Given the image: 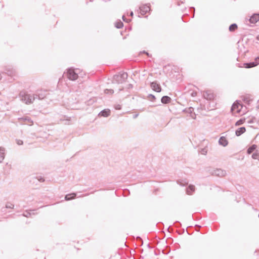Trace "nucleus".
Wrapping results in <instances>:
<instances>
[{
  "instance_id": "nucleus-1",
  "label": "nucleus",
  "mask_w": 259,
  "mask_h": 259,
  "mask_svg": "<svg viewBox=\"0 0 259 259\" xmlns=\"http://www.w3.org/2000/svg\"><path fill=\"white\" fill-rule=\"evenodd\" d=\"M21 100L26 104H30L35 99L34 94H29L27 92H21L20 94Z\"/></svg>"
},
{
  "instance_id": "nucleus-2",
  "label": "nucleus",
  "mask_w": 259,
  "mask_h": 259,
  "mask_svg": "<svg viewBox=\"0 0 259 259\" xmlns=\"http://www.w3.org/2000/svg\"><path fill=\"white\" fill-rule=\"evenodd\" d=\"M127 78V74L125 72H120L114 76L113 83L120 84L123 83Z\"/></svg>"
},
{
  "instance_id": "nucleus-3",
  "label": "nucleus",
  "mask_w": 259,
  "mask_h": 259,
  "mask_svg": "<svg viewBox=\"0 0 259 259\" xmlns=\"http://www.w3.org/2000/svg\"><path fill=\"white\" fill-rule=\"evenodd\" d=\"M79 70L78 69H74L69 68L66 73L67 77L71 80H75L78 77V72Z\"/></svg>"
},
{
  "instance_id": "nucleus-4",
  "label": "nucleus",
  "mask_w": 259,
  "mask_h": 259,
  "mask_svg": "<svg viewBox=\"0 0 259 259\" xmlns=\"http://www.w3.org/2000/svg\"><path fill=\"white\" fill-rule=\"evenodd\" d=\"M242 108V105L238 102H236L233 104L231 108V111L234 113V114L238 113L240 114H244V112H241Z\"/></svg>"
},
{
  "instance_id": "nucleus-5",
  "label": "nucleus",
  "mask_w": 259,
  "mask_h": 259,
  "mask_svg": "<svg viewBox=\"0 0 259 259\" xmlns=\"http://www.w3.org/2000/svg\"><path fill=\"white\" fill-rule=\"evenodd\" d=\"M259 57L255 58V61L250 63L243 64V67L246 68H250L257 66L258 64Z\"/></svg>"
},
{
  "instance_id": "nucleus-6",
  "label": "nucleus",
  "mask_w": 259,
  "mask_h": 259,
  "mask_svg": "<svg viewBox=\"0 0 259 259\" xmlns=\"http://www.w3.org/2000/svg\"><path fill=\"white\" fill-rule=\"evenodd\" d=\"M226 174V171L222 169H215L212 171V175L220 177H224Z\"/></svg>"
},
{
  "instance_id": "nucleus-7",
  "label": "nucleus",
  "mask_w": 259,
  "mask_h": 259,
  "mask_svg": "<svg viewBox=\"0 0 259 259\" xmlns=\"http://www.w3.org/2000/svg\"><path fill=\"white\" fill-rule=\"evenodd\" d=\"M140 13L141 15H144L148 12L150 11V6L147 5H142L140 7Z\"/></svg>"
},
{
  "instance_id": "nucleus-8",
  "label": "nucleus",
  "mask_w": 259,
  "mask_h": 259,
  "mask_svg": "<svg viewBox=\"0 0 259 259\" xmlns=\"http://www.w3.org/2000/svg\"><path fill=\"white\" fill-rule=\"evenodd\" d=\"M35 99L38 98L39 100L43 99L46 96V92L42 90H39L34 94Z\"/></svg>"
},
{
  "instance_id": "nucleus-9",
  "label": "nucleus",
  "mask_w": 259,
  "mask_h": 259,
  "mask_svg": "<svg viewBox=\"0 0 259 259\" xmlns=\"http://www.w3.org/2000/svg\"><path fill=\"white\" fill-rule=\"evenodd\" d=\"M151 88L153 90L157 92H160L161 90L160 85L156 81H154L151 83Z\"/></svg>"
},
{
  "instance_id": "nucleus-10",
  "label": "nucleus",
  "mask_w": 259,
  "mask_h": 259,
  "mask_svg": "<svg viewBox=\"0 0 259 259\" xmlns=\"http://www.w3.org/2000/svg\"><path fill=\"white\" fill-rule=\"evenodd\" d=\"M249 22L251 24H255L259 21V14H253L249 19Z\"/></svg>"
},
{
  "instance_id": "nucleus-11",
  "label": "nucleus",
  "mask_w": 259,
  "mask_h": 259,
  "mask_svg": "<svg viewBox=\"0 0 259 259\" xmlns=\"http://www.w3.org/2000/svg\"><path fill=\"white\" fill-rule=\"evenodd\" d=\"M218 142H219V145H220L223 147H226L228 145V140L224 136L221 137L220 138Z\"/></svg>"
},
{
  "instance_id": "nucleus-12",
  "label": "nucleus",
  "mask_w": 259,
  "mask_h": 259,
  "mask_svg": "<svg viewBox=\"0 0 259 259\" xmlns=\"http://www.w3.org/2000/svg\"><path fill=\"white\" fill-rule=\"evenodd\" d=\"M110 110L109 109H104L103 110H102V111H101L99 114V116H103V117H108L110 115Z\"/></svg>"
},
{
  "instance_id": "nucleus-13",
  "label": "nucleus",
  "mask_w": 259,
  "mask_h": 259,
  "mask_svg": "<svg viewBox=\"0 0 259 259\" xmlns=\"http://www.w3.org/2000/svg\"><path fill=\"white\" fill-rule=\"evenodd\" d=\"M246 131V128L245 127H241L238 128L235 132V135L236 136H240L243 133H244Z\"/></svg>"
},
{
  "instance_id": "nucleus-14",
  "label": "nucleus",
  "mask_w": 259,
  "mask_h": 259,
  "mask_svg": "<svg viewBox=\"0 0 259 259\" xmlns=\"http://www.w3.org/2000/svg\"><path fill=\"white\" fill-rule=\"evenodd\" d=\"M203 97L207 100H211L213 98V95L210 92L207 91L203 94Z\"/></svg>"
},
{
  "instance_id": "nucleus-15",
  "label": "nucleus",
  "mask_w": 259,
  "mask_h": 259,
  "mask_svg": "<svg viewBox=\"0 0 259 259\" xmlns=\"http://www.w3.org/2000/svg\"><path fill=\"white\" fill-rule=\"evenodd\" d=\"M5 149L4 147H0V163H1L5 158Z\"/></svg>"
},
{
  "instance_id": "nucleus-16",
  "label": "nucleus",
  "mask_w": 259,
  "mask_h": 259,
  "mask_svg": "<svg viewBox=\"0 0 259 259\" xmlns=\"http://www.w3.org/2000/svg\"><path fill=\"white\" fill-rule=\"evenodd\" d=\"M256 148H257V145L255 144H253L248 148V149L247 150V153L248 154H250L252 153L253 151H254Z\"/></svg>"
},
{
  "instance_id": "nucleus-17",
  "label": "nucleus",
  "mask_w": 259,
  "mask_h": 259,
  "mask_svg": "<svg viewBox=\"0 0 259 259\" xmlns=\"http://www.w3.org/2000/svg\"><path fill=\"white\" fill-rule=\"evenodd\" d=\"M195 191V186L192 185H190L189 186L188 188L187 189V193L188 195H192L193 192Z\"/></svg>"
},
{
  "instance_id": "nucleus-18",
  "label": "nucleus",
  "mask_w": 259,
  "mask_h": 259,
  "mask_svg": "<svg viewBox=\"0 0 259 259\" xmlns=\"http://www.w3.org/2000/svg\"><path fill=\"white\" fill-rule=\"evenodd\" d=\"M171 99L168 96H163L161 98V102L163 104H167L170 102Z\"/></svg>"
},
{
  "instance_id": "nucleus-19",
  "label": "nucleus",
  "mask_w": 259,
  "mask_h": 259,
  "mask_svg": "<svg viewBox=\"0 0 259 259\" xmlns=\"http://www.w3.org/2000/svg\"><path fill=\"white\" fill-rule=\"evenodd\" d=\"M194 111V109L192 107H190L187 110V112L189 113L190 114V116L193 118V119H195L196 118V115L194 114V113H193V112Z\"/></svg>"
},
{
  "instance_id": "nucleus-20",
  "label": "nucleus",
  "mask_w": 259,
  "mask_h": 259,
  "mask_svg": "<svg viewBox=\"0 0 259 259\" xmlns=\"http://www.w3.org/2000/svg\"><path fill=\"white\" fill-rule=\"evenodd\" d=\"M251 157L253 159L257 160L259 161V150H255V151L253 153Z\"/></svg>"
},
{
  "instance_id": "nucleus-21",
  "label": "nucleus",
  "mask_w": 259,
  "mask_h": 259,
  "mask_svg": "<svg viewBox=\"0 0 259 259\" xmlns=\"http://www.w3.org/2000/svg\"><path fill=\"white\" fill-rule=\"evenodd\" d=\"M75 196H76L75 193H71V194H67L65 196V199L66 200H71V199L74 198Z\"/></svg>"
},
{
  "instance_id": "nucleus-22",
  "label": "nucleus",
  "mask_w": 259,
  "mask_h": 259,
  "mask_svg": "<svg viewBox=\"0 0 259 259\" xmlns=\"http://www.w3.org/2000/svg\"><path fill=\"white\" fill-rule=\"evenodd\" d=\"M19 119L20 120L27 121V122H28V123H30V125H31L33 123V122L31 120V119L28 117H22L21 118H19Z\"/></svg>"
},
{
  "instance_id": "nucleus-23",
  "label": "nucleus",
  "mask_w": 259,
  "mask_h": 259,
  "mask_svg": "<svg viewBox=\"0 0 259 259\" xmlns=\"http://www.w3.org/2000/svg\"><path fill=\"white\" fill-rule=\"evenodd\" d=\"M245 121V118H241L236 122L235 126H239L243 124Z\"/></svg>"
},
{
  "instance_id": "nucleus-24",
  "label": "nucleus",
  "mask_w": 259,
  "mask_h": 259,
  "mask_svg": "<svg viewBox=\"0 0 259 259\" xmlns=\"http://www.w3.org/2000/svg\"><path fill=\"white\" fill-rule=\"evenodd\" d=\"M237 27V26L236 24H231L229 27V30L231 31L235 30Z\"/></svg>"
},
{
  "instance_id": "nucleus-25",
  "label": "nucleus",
  "mask_w": 259,
  "mask_h": 259,
  "mask_svg": "<svg viewBox=\"0 0 259 259\" xmlns=\"http://www.w3.org/2000/svg\"><path fill=\"white\" fill-rule=\"evenodd\" d=\"M115 26L117 28H121L123 26V23L121 21L117 22L115 24Z\"/></svg>"
},
{
  "instance_id": "nucleus-26",
  "label": "nucleus",
  "mask_w": 259,
  "mask_h": 259,
  "mask_svg": "<svg viewBox=\"0 0 259 259\" xmlns=\"http://www.w3.org/2000/svg\"><path fill=\"white\" fill-rule=\"evenodd\" d=\"M105 94H112L114 93V90L112 89L108 90L106 89L104 91Z\"/></svg>"
},
{
  "instance_id": "nucleus-27",
  "label": "nucleus",
  "mask_w": 259,
  "mask_h": 259,
  "mask_svg": "<svg viewBox=\"0 0 259 259\" xmlns=\"http://www.w3.org/2000/svg\"><path fill=\"white\" fill-rule=\"evenodd\" d=\"M6 207L8 208H13L14 207V205L10 203H8L6 205Z\"/></svg>"
},
{
  "instance_id": "nucleus-28",
  "label": "nucleus",
  "mask_w": 259,
  "mask_h": 259,
  "mask_svg": "<svg viewBox=\"0 0 259 259\" xmlns=\"http://www.w3.org/2000/svg\"><path fill=\"white\" fill-rule=\"evenodd\" d=\"M16 143L18 145H22L23 144V141L20 139H17Z\"/></svg>"
},
{
  "instance_id": "nucleus-29",
  "label": "nucleus",
  "mask_w": 259,
  "mask_h": 259,
  "mask_svg": "<svg viewBox=\"0 0 259 259\" xmlns=\"http://www.w3.org/2000/svg\"><path fill=\"white\" fill-rule=\"evenodd\" d=\"M115 108L116 110H120L121 109V106L120 105H117L115 106Z\"/></svg>"
},
{
  "instance_id": "nucleus-30",
  "label": "nucleus",
  "mask_w": 259,
  "mask_h": 259,
  "mask_svg": "<svg viewBox=\"0 0 259 259\" xmlns=\"http://www.w3.org/2000/svg\"><path fill=\"white\" fill-rule=\"evenodd\" d=\"M30 215H31V213L30 212H26V213H24L23 214V215L26 217H28Z\"/></svg>"
},
{
  "instance_id": "nucleus-31",
  "label": "nucleus",
  "mask_w": 259,
  "mask_h": 259,
  "mask_svg": "<svg viewBox=\"0 0 259 259\" xmlns=\"http://www.w3.org/2000/svg\"><path fill=\"white\" fill-rule=\"evenodd\" d=\"M122 19L124 21H125L127 22H128L127 20L125 18V16L124 15L122 16Z\"/></svg>"
},
{
  "instance_id": "nucleus-32",
  "label": "nucleus",
  "mask_w": 259,
  "mask_h": 259,
  "mask_svg": "<svg viewBox=\"0 0 259 259\" xmlns=\"http://www.w3.org/2000/svg\"><path fill=\"white\" fill-rule=\"evenodd\" d=\"M195 95H196V93H192V96H195Z\"/></svg>"
},
{
  "instance_id": "nucleus-33",
  "label": "nucleus",
  "mask_w": 259,
  "mask_h": 259,
  "mask_svg": "<svg viewBox=\"0 0 259 259\" xmlns=\"http://www.w3.org/2000/svg\"><path fill=\"white\" fill-rule=\"evenodd\" d=\"M150 96H151V97H152V98H153V99H154V98H155L154 96H153V95H150Z\"/></svg>"
},
{
  "instance_id": "nucleus-34",
  "label": "nucleus",
  "mask_w": 259,
  "mask_h": 259,
  "mask_svg": "<svg viewBox=\"0 0 259 259\" xmlns=\"http://www.w3.org/2000/svg\"><path fill=\"white\" fill-rule=\"evenodd\" d=\"M130 15L132 16L133 15V12H131Z\"/></svg>"
},
{
  "instance_id": "nucleus-35",
  "label": "nucleus",
  "mask_w": 259,
  "mask_h": 259,
  "mask_svg": "<svg viewBox=\"0 0 259 259\" xmlns=\"http://www.w3.org/2000/svg\"><path fill=\"white\" fill-rule=\"evenodd\" d=\"M252 121H251V120L248 121V123H252Z\"/></svg>"
},
{
  "instance_id": "nucleus-36",
  "label": "nucleus",
  "mask_w": 259,
  "mask_h": 259,
  "mask_svg": "<svg viewBox=\"0 0 259 259\" xmlns=\"http://www.w3.org/2000/svg\"><path fill=\"white\" fill-rule=\"evenodd\" d=\"M2 77V75L0 74V80L1 79Z\"/></svg>"
},
{
  "instance_id": "nucleus-37",
  "label": "nucleus",
  "mask_w": 259,
  "mask_h": 259,
  "mask_svg": "<svg viewBox=\"0 0 259 259\" xmlns=\"http://www.w3.org/2000/svg\"><path fill=\"white\" fill-rule=\"evenodd\" d=\"M143 53H145V52H144ZM145 53L148 56L149 55V54L148 53Z\"/></svg>"
},
{
  "instance_id": "nucleus-38",
  "label": "nucleus",
  "mask_w": 259,
  "mask_h": 259,
  "mask_svg": "<svg viewBox=\"0 0 259 259\" xmlns=\"http://www.w3.org/2000/svg\"><path fill=\"white\" fill-rule=\"evenodd\" d=\"M118 90H119V91H120V90H121L122 89H119Z\"/></svg>"
}]
</instances>
